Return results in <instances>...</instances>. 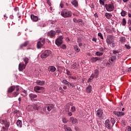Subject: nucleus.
<instances>
[{
  "mask_svg": "<svg viewBox=\"0 0 131 131\" xmlns=\"http://www.w3.org/2000/svg\"><path fill=\"white\" fill-rule=\"evenodd\" d=\"M63 129H65L66 131H72L71 128L68 127L67 125H65L63 126Z\"/></svg>",
  "mask_w": 131,
  "mask_h": 131,
  "instance_id": "nucleus-29",
  "label": "nucleus"
},
{
  "mask_svg": "<svg viewBox=\"0 0 131 131\" xmlns=\"http://www.w3.org/2000/svg\"><path fill=\"white\" fill-rule=\"evenodd\" d=\"M27 110H28V111H33V107L32 106V105H28L27 107Z\"/></svg>",
  "mask_w": 131,
  "mask_h": 131,
  "instance_id": "nucleus-34",
  "label": "nucleus"
},
{
  "mask_svg": "<svg viewBox=\"0 0 131 131\" xmlns=\"http://www.w3.org/2000/svg\"><path fill=\"white\" fill-rule=\"evenodd\" d=\"M71 69L74 70H77L79 69V65L77 64L76 62H75L71 66Z\"/></svg>",
  "mask_w": 131,
  "mask_h": 131,
  "instance_id": "nucleus-14",
  "label": "nucleus"
},
{
  "mask_svg": "<svg viewBox=\"0 0 131 131\" xmlns=\"http://www.w3.org/2000/svg\"><path fill=\"white\" fill-rule=\"evenodd\" d=\"M121 123L122 126H125V125H126V122H125V120H122Z\"/></svg>",
  "mask_w": 131,
  "mask_h": 131,
  "instance_id": "nucleus-38",
  "label": "nucleus"
},
{
  "mask_svg": "<svg viewBox=\"0 0 131 131\" xmlns=\"http://www.w3.org/2000/svg\"><path fill=\"white\" fill-rule=\"evenodd\" d=\"M71 4L75 7V8H77V7H78V2L76 0H72Z\"/></svg>",
  "mask_w": 131,
  "mask_h": 131,
  "instance_id": "nucleus-23",
  "label": "nucleus"
},
{
  "mask_svg": "<svg viewBox=\"0 0 131 131\" xmlns=\"http://www.w3.org/2000/svg\"><path fill=\"white\" fill-rule=\"evenodd\" d=\"M27 65L25 64L24 62H21L18 65V70L19 71H23L25 68H26Z\"/></svg>",
  "mask_w": 131,
  "mask_h": 131,
  "instance_id": "nucleus-11",
  "label": "nucleus"
},
{
  "mask_svg": "<svg viewBox=\"0 0 131 131\" xmlns=\"http://www.w3.org/2000/svg\"><path fill=\"white\" fill-rule=\"evenodd\" d=\"M28 45H29V41H26L24 43H23L20 45L19 49L20 50H23V49H24V48H25V47H27V46H28Z\"/></svg>",
  "mask_w": 131,
  "mask_h": 131,
  "instance_id": "nucleus-17",
  "label": "nucleus"
},
{
  "mask_svg": "<svg viewBox=\"0 0 131 131\" xmlns=\"http://www.w3.org/2000/svg\"><path fill=\"white\" fill-rule=\"evenodd\" d=\"M104 7L107 12H113V11H114V3L112 2L108 4H105Z\"/></svg>",
  "mask_w": 131,
  "mask_h": 131,
  "instance_id": "nucleus-2",
  "label": "nucleus"
},
{
  "mask_svg": "<svg viewBox=\"0 0 131 131\" xmlns=\"http://www.w3.org/2000/svg\"><path fill=\"white\" fill-rule=\"evenodd\" d=\"M15 12H17V11H19V8L18 7H15L14 8Z\"/></svg>",
  "mask_w": 131,
  "mask_h": 131,
  "instance_id": "nucleus-61",
  "label": "nucleus"
},
{
  "mask_svg": "<svg viewBox=\"0 0 131 131\" xmlns=\"http://www.w3.org/2000/svg\"><path fill=\"white\" fill-rule=\"evenodd\" d=\"M120 41H121V42H125V37H121L120 38Z\"/></svg>",
  "mask_w": 131,
  "mask_h": 131,
  "instance_id": "nucleus-40",
  "label": "nucleus"
},
{
  "mask_svg": "<svg viewBox=\"0 0 131 131\" xmlns=\"http://www.w3.org/2000/svg\"><path fill=\"white\" fill-rule=\"evenodd\" d=\"M77 20L78 19L76 18H74L73 21H74L75 23H77Z\"/></svg>",
  "mask_w": 131,
  "mask_h": 131,
  "instance_id": "nucleus-57",
  "label": "nucleus"
},
{
  "mask_svg": "<svg viewBox=\"0 0 131 131\" xmlns=\"http://www.w3.org/2000/svg\"><path fill=\"white\" fill-rule=\"evenodd\" d=\"M51 54H52V51L50 50H45L43 53L41 54L40 57L42 59H45L47 57H49Z\"/></svg>",
  "mask_w": 131,
  "mask_h": 131,
  "instance_id": "nucleus-5",
  "label": "nucleus"
},
{
  "mask_svg": "<svg viewBox=\"0 0 131 131\" xmlns=\"http://www.w3.org/2000/svg\"><path fill=\"white\" fill-rule=\"evenodd\" d=\"M114 41V38L112 35H108L106 39V42L107 45H111L112 43L113 46L115 45V43H113Z\"/></svg>",
  "mask_w": 131,
  "mask_h": 131,
  "instance_id": "nucleus-4",
  "label": "nucleus"
},
{
  "mask_svg": "<svg viewBox=\"0 0 131 131\" xmlns=\"http://www.w3.org/2000/svg\"><path fill=\"white\" fill-rule=\"evenodd\" d=\"M74 49L75 51L77 52V53H79V52H80V49H79V47H78L77 45L74 46Z\"/></svg>",
  "mask_w": 131,
  "mask_h": 131,
  "instance_id": "nucleus-31",
  "label": "nucleus"
},
{
  "mask_svg": "<svg viewBox=\"0 0 131 131\" xmlns=\"http://www.w3.org/2000/svg\"><path fill=\"white\" fill-rule=\"evenodd\" d=\"M115 56H116V57H117L118 59H120V58H121V54H116Z\"/></svg>",
  "mask_w": 131,
  "mask_h": 131,
  "instance_id": "nucleus-53",
  "label": "nucleus"
},
{
  "mask_svg": "<svg viewBox=\"0 0 131 131\" xmlns=\"http://www.w3.org/2000/svg\"><path fill=\"white\" fill-rule=\"evenodd\" d=\"M46 43V39L43 38H40L37 43V49H41L43 45Z\"/></svg>",
  "mask_w": 131,
  "mask_h": 131,
  "instance_id": "nucleus-3",
  "label": "nucleus"
},
{
  "mask_svg": "<svg viewBox=\"0 0 131 131\" xmlns=\"http://www.w3.org/2000/svg\"><path fill=\"white\" fill-rule=\"evenodd\" d=\"M113 114H115L116 116L118 117H121L123 116H124V112H117V111H114Z\"/></svg>",
  "mask_w": 131,
  "mask_h": 131,
  "instance_id": "nucleus-12",
  "label": "nucleus"
},
{
  "mask_svg": "<svg viewBox=\"0 0 131 131\" xmlns=\"http://www.w3.org/2000/svg\"><path fill=\"white\" fill-rule=\"evenodd\" d=\"M59 90L60 91V93H61V94H63L64 93V90H63V88H62V87L60 86L59 88Z\"/></svg>",
  "mask_w": 131,
  "mask_h": 131,
  "instance_id": "nucleus-48",
  "label": "nucleus"
},
{
  "mask_svg": "<svg viewBox=\"0 0 131 131\" xmlns=\"http://www.w3.org/2000/svg\"><path fill=\"white\" fill-rule=\"evenodd\" d=\"M92 41H94V42H97V38L94 37V38L92 39Z\"/></svg>",
  "mask_w": 131,
  "mask_h": 131,
  "instance_id": "nucleus-60",
  "label": "nucleus"
},
{
  "mask_svg": "<svg viewBox=\"0 0 131 131\" xmlns=\"http://www.w3.org/2000/svg\"><path fill=\"white\" fill-rule=\"evenodd\" d=\"M116 60V56H112L109 58L108 62L107 63V65H110V64H112L113 62H114Z\"/></svg>",
  "mask_w": 131,
  "mask_h": 131,
  "instance_id": "nucleus-13",
  "label": "nucleus"
},
{
  "mask_svg": "<svg viewBox=\"0 0 131 131\" xmlns=\"http://www.w3.org/2000/svg\"><path fill=\"white\" fill-rule=\"evenodd\" d=\"M120 51L119 50H113V54H114V55H116V54H119Z\"/></svg>",
  "mask_w": 131,
  "mask_h": 131,
  "instance_id": "nucleus-44",
  "label": "nucleus"
},
{
  "mask_svg": "<svg viewBox=\"0 0 131 131\" xmlns=\"http://www.w3.org/2000/svg\"><path fill=\"white\" fill-rule=\"evenodd\" d=\"M77 23H82V19H77Z\"/></svg>",
  "mask_w": 131,
  "mask_h": 131,
  "instance_id": "nucleus-56",
  "label": "nucleus"
},
{
  "mask_svg": "<svg viewBox=\"0 0 131 131\" xmlns=\"http://www.w3.org/2000/svg\"><path fill=\"white\" fill-rule=\"evenodd\" d=\"M24 62H25V64L27 65L28 63H29V58L27 57H25L23 58Z\"/></svg>",
  "mask_w": 131,
  "mask_h": 131,
  "instance_id": "nucleus-25",
  "label": "nucleus"
},
{
  "mask_svg": "<svg viewBox=\"0 0 131 131\" xmlns=\"http://www.w3.org/2000/svg\"><path fill=\"white\" fill-rule=\"evenodd\" d=\"M71 112H75L76 111V108L75 106H72L71 108Z\"/></svg>",
  "mask_w": 131,
  "mask_h": 131,
  "instance_id": "nucleus-43",
  "label": "nucleus"
},
{
  "mask_svg": "<svg viewBox=\"0 0 131 131\" xmlns=\"http://www.w3.org/2000/svg\"><path fill=\"white\" fill-rule=\"evenodd\" d=\"M95 55L96 56H103V52L98 51L95 53Z\"/></svg>",
  "mask_w": 131,
  "mask_h": 131,
  "instance_id": "nucleus-39",
  "label": "nucleus"
},
{
  "mask_svg": "<svg viewBox=\"0 0 131 131\" xmlns=\"http://www.w3.org/2000/svg\"><path fill=\"white\" fill-rule=\"evenodd\" d=\"M99 3L101 6H105V3L103 0H99Z\"/></svg>",
  "mask_w": 131,
  "mask_h": 131,
  "instance_id": "nucleus-47",
  "label": "nucleus"
},
{
  "mask_svg": "<svg viewBox=\"0 0 131 131\" xmlns=\"http://www.w3.org/2000/svg\"><path fill=\"white\" fill-rule=\"evenodd\" d=\"M18 95H19V93L18 92V91H16V92H14L12 94V97L16 98V97H17V96H18Z\"/></svg>",
  "mask_w": 131,
  "mask_h": 131,
  "instance_id": "nucleus-37",
  "label": "nucleus"
},
{
  "mask_svg": "<svg viewBox=\"0 0 131 131\" xmlns=\"http://www.w3.org/2000/svg\"><path fill=\"white\" fill-rule=\"evenodd\" d=\"M56 33H57V34H59V33H61V30H57L56 32H55V34Z\"/></svg>",
  "mask_w": 131,
  "mask_h": 131,
  "instance_id": "nucleus-62",
  "label": "nucleus"
},
{
  "mask_svg": "<svg viewBox=\"0 0 131 131\" xmlns=\"http://www.w3.org/2000/svg\"><path fill=\"white\" fill-rule=\"evenodd\" d=\"M66 73L68 75H71V72H70V71H68V70H66Z\"/></svg>",
  "mask_w": 131,
  "mask_h": 131,
  "instance_id": "nucleus-50",
  "label": "nucleus"
},
{
  "mask_svg": "<svg viewBox=\"0 0 131 131\" xmlns=\"http://www.w3.org/2000/svg\"><path fill=\"white\" fill-rule=\"evenodd\" d=\"M70 122H71L72 124H75L77 123V119H74V117H71L70 118Z\"/></svg>",
  "mask_w": 131,
  "mask_h": 131,
  "instance_id": "nucleus-19",
  "label": "nucleus"
},
{
  "mask_svg": "<svg viewBox=\"0 0 131 131\" xmlns=\"http://www.w3.org/2000/svg\"><path fill=\"white\" fill-rule=\"evenodd\" d=\"M126 24V20H125V18H123L122 21V25H123V26H125Z\"/></svg>",
  "mask_w": 131,
  "mask_h": 131,
  "instance_id": "nucleus-41",
  "label": "nucleus"
},
{
  "mask_svg": "<svg viewBox=\"0 0 131 131\" xmlns=\"http://www.w3.org/2000/svg\"><path fill=\"white\" fill-rule=\"evenodd\" d=\"M69 84L71 86H72V88H75V85H74V84H73L72 83H70Z\"/></svg>",
  "mask_w": 131,
  "mask_h": 131,
  "instance_id": "nucleus-59",
  "label": "nucleus"
},
{
  "mask_svg": "<svg viewBox=\"0 0 131 131\" xmlns=\"http://www.w3.org/2000/svg\"><path fill=\"white\" fill-rule=\"evenodd\" d=\"M125 47L126 49H127V50H130V46H129V45H125Z\"/></svg>",
  "mask_w": 131,
  "mask_h": 131,
  "instance_id": "nucleus-51",
  "label": "nucleus"
},
{
  "mask_svg": "<svg viewBox=\"0 0 131 131\" xmlns=\"http://www.w3.org/2000/svg\"><path fill=\"white\" fill-rule=\"evenodd\" d=\"M104 124L106 128H108V129H111V125L110 124V121L109 120L107 119L106 120H105Z\"/></svg>",
  "mask_w": 131,
  "mask_h": 131,
  "instance_id": "nucleus-16",
  "label": "nucleus"
},
{
  "mask_svg": "<svg viewBox=\"0 0 131 131\" xmlns=\"http://www.w3.org/2000/svg\"><path fill=\"white\" fill-rule=\"evenodd\" d=\"M92 74H94L95 78H97L99 76V71L97 69L95 70L94 73H93Z\"/></svg>",
  "mask_w": 131,
  "mask_h": 131,
  "instance_id": "nucleus-28",
  "label": "nucleus"
},
{
  "mask_svg": "<svg viewBox=\"0 0 131 131\" xmlns=\"http://www.w3.org/2000/svg\"><path fill=\"white\" fill-rule=\"evenodd\" d=\"M36 83L37 85H45V81H40L39 80H37L36 81Z\"/></svg>",
  "mask_w": 131,
  "mask_h": 131,
  "instance_id": "nucleus-24",
  "label": "nucleus"
},
{
  "mask_svg": "<svg viewBox=\"0 0 131 131\" xmlns=\"http://www.w3.org/2000/svg\"><path fill=\"white\" fill-rule=\"evenodd\" d=\"M16 124L18 127H22V121L20 120H18Z\"/></svg>",
  "mask_w": 131,
  "mask_h": 131,
  "instance_id": "nucleus-30",
  "label": "nucleus"
},
{
  "mask_svg": "<svg viewBox=\"0 0 131 131\" xmlns=\"http://www.w3.org/2000/svg\"><path fill=\"white\" fill-rule=\"evenodd\" d=\"M92 85H88L86 88V93H87V94H91V92H92Z\"/></svg>",
  "mask_w": 131,
  "mask_h": 131,
  "instance_id": "nucleus-21",
  "label": "nucleus"
},
{
  "mask_svg": "<svg viewBox=\"0 0 131 131\" xmlns=\"http://www.w3.org/2000/svg\"><path fill=\"white\" fill-rule=\"evenodd\" d=\"M92 80H93L92 79L90 78L88 79V82H92Z\"/></svg>",
  "mask_w": 131,
  "mask_h": 131,
  "instance_id": "nucleus-63",
  "label": "nucleus"
},
{
  "mask_svg": "<svg viewBox=\"0 0 131 131\" xmlns=\"http://www.w3.org/2000/svg\"><path fill=\"white\" fill-rule=\"evenodd\" d=\"M60 48L61 49H63V50H65V49H66V45H61L60 46Z\"/></svg>",
  "mask_w": 131,
  "mask_h": 131,
  "instance_id": "nucleus-52",
  "label": "nucleus"
},
{
  "mask_svg": "<svg viewBox=\"0 0 131 131\" xmlns=\"http://www.w3.org/2000/svg\"><path fill=\"white\" fill-rule=\"evenodd\" d=\"M43 90L44 88L43 87L38 86H36L34 88V92L38 93H42V92H43Z\"/></svg>",
  "mask_w": 131,
  "mask_h": 131,
  "instance_id": "nucleus-10",
  "label": "nucleus"
},
{
  "mask_svg": "<svg viewBox=\"0 0 131 131\" xmlns=\"http://www.w3.org/2000/svg\"><path fill=\"white\" fill-rule=\"evenodd\" d=\"M73 14L72 12L67 9H64L61 12V15L63 18H70V17H72Z\"/></svg>",
  "mask_w": 131,
  "mask_h": 131,
  "instance_id": "nucleus-1",
  "label": "nucleus"
},
{
  "mask_svg": "<svg viewBox=\"0 0 131 131\" xmlns=\"http://www.w3.org/2000/svg\"><path fill=\"white\" fill-rule=\"evenodd\" d=\"M105 17H106V19H111L112 17V14L111 13H105L104 14Z\"/></svg>",
  "mask_w": 131,
  "mask_h": 131,
  "instance_id": "nucleus-26",
  "label": "nucleus"
},
{
  "mask_svg": "<svg viewBox=\"0 0 131 131\" xmlns=\"http://www.w3.org/2000/svg\"><path fill=\"white\" fill-rule=\"evenodd\" d=\"M121 15L122 17H125L127 15V12L124 10H122L121 12Z\"/></svg>",
  "mask_w": 131,
  "mask_h": 131,
  "instance_id": "nucleus-32",
  "label": "nucleus"
},
{
  "mask_svg": "<svg viewBox=\"0 0 131 131\" xmlns=\"http://www.w3.org/2000/svg\"><path fill=\"white\" fill-rule=\"evenodd\" d=\"M62 122L63 123H67V122H68V120H67V119L66 118H62Z\"/></svg>",
  "mask_w": 131,
  "mask_h": 131,
  "instance_id": "nucleus-46",
  "label": "nucleus"
},
{
  "mask_svg": "<svg viewBox=\"0 0 131 131\" xmlns=\"http://www.w3.org/2000/svg\"><path fill=\"white\" fill-rule=\"evenodd\" d=\"M95 77V74H92V75L90 76V78L91 79H94V78Z\"/></svg>",
  "mask_w": 131,
  "mask_h": 131,
  "instance_id": "nucleus-54",
  "label": "nucleus"
},
{
  "mask_svg": "<svg viewBox=\"0 0 131 131\" xmlns=\"http://www.w3.org/2000/svg\"><path fill=\"white\" fill-rule=\"evenodd\" d=\"M64 37L63 36H60L56 40L55 43L58 47H60L62 43H63V39Z\"/></svg>",
  "mask_w": 131,
  "mask_h": 131,
  "instance_id": "nucleus-6",
  "label": "nucleus"
},
{
  "mask_svg": "<svg viewBox=\"0 0 131 131\" xmlns=\"http://www.w3.org/2000/svg\"><path fill=\"white\" fill-rule=\"evenodd\" d=\"M48 36H50L51 38L54 37L56 35V31L51 30L48 33Z\"/></svg>",
  "mask_w": 131,
  "mask_h": 131,
  "instance_id": "nucleus-18",
  "label": "nucleus"
},
{
  "mask_svg": "<svg viewBox=\"0 0 131 131\" xmlns=\"http://www.w3.org/2000/svg\"><path fill=\"white\" fill-rule=\"evenodd\" d=\"M100 60V58L98 57H92L91 58V62L92 63H95V62H97V61Z\"/></svg>",
  "mask_w": 131,
  "mask_h": 131,
  "instance_id": "nucleus-27",
  "label": "nucleus"
},
{
  "mask_svg": "<svg viewBox=\"0 0 131 131\" xmlns=\"http://www.w3.org/2000/svg\"><path fill=\"white\" fill-rule=\"evenodd\" d=\"M62 82V83H63V84H65L66 85H69V84L70 83V82H69L67 80H63Z\"/></svg>",
  "mask_w": 131,
  "mask_h": 131,
  "instance_id": "nucleus-36",
  "label": "nucleus"
},
{
  "mask_svg": "<svg viewBox=\"0 0 131 131\" xmlns=\"http://www.w3.org/2000/svg\"><path fill=\"white\" fill-rule=\"evenodd\" d=\"M98 36H99V37H100V38L101 39H104V37H103V35L102 34V33H99L98 34Z\"/></svg>",
  "mask_w": 131,
  "mask_h": 131,
  "instance_id": "nucleus-45",
  "label": "nucleus"
},
{
  "mask_svg": "<svg viewBox=\"0 0 131 131\" xmlns=\"http://www.w3.org/2000/svg\"><path fill=\"white\" fill-rule=\"evenodd\" d=\"M102 115H103V111L102 109H99L97 110L96 113V116L99 118H101L102 117Z\"/></svg>",
  "mask_w": 131,
  "mask_h": 131,
  "instance_id": "nucleus-15",
  "label": "nucleus"
},
{
  "mask_svg": "<svg viewBox=\"0 0 131 131\" xmlns=\"http://www.w3.org/2000/svg\"><path fill=\"white\" fill-rule=\"evenodd\" d=\"M53 108H54V105H53L52 104H45V105L44 106V108H43V111L44 112H46L47 108L48 111H51V110H52V109H53Z\"/></svg>",
  "mask_w": 131,
  "mask_h": 131,
  "instance_id": "nucleus-7",
  "label": "nucleus"
},
{
  "mask_svg": "<svg viewBox=\"0 0 131 131\" xmlns=\"http://www.w3.org/2000/svg\"><path fill=\"white\" fill-rule=\"evenodd\" d=\"M126 130L127 131H131V127L129 126H128L126 128Z\"/></svg>",
  "mask_w": 131,
  "mask_h": 131,
  "instance_id": "nucleus-55",
  "label": "nucleus"
},
{
  "mask_svg": "<svg viewBox=\"0 0 131 131\" xmlns=\"http://www.w3.org/2000/svg\"><path fill=\"white\" fill-rule=\"evenodd\" d=\"M29 97L32 100V99H35V98H37V95L31 93V94H29Z\"/></svg>",
  "mask_w": 131,
  "mask_h": 131,
  "instance_id": "nucleus-33",
  "label": "nucleus"
},
{
  "mask_svg": "<svg viewBox=\"0 0 131 131\" xmlns=\"http://www.w3.org/2000/svg\"><path fill=\"white\" fill-rule=\"evenodd\" d=\"M100 52H104V48L103 47H101L99 49Z\"/></svg>",
  "mask_w": 131,
  "mask_h": 131,
  "instance_id": "nucleus-58",
  "label": "nucleus"
},
{
  "mask_svg": "<svg viewBox=\"0 0 131 131\" xmlns=\"http://www.w3.org/2000/svg\"><path fill=\"white\" fill-rule=\"evenodd\" d=\"M128 16L129 18H131V13H128Z\"/></svg>",
  "mask_w": 131,
  "mask_h": 131,
  "instance_id": "nucleus-64",
  "label": "nucleus"
},
{
  "mask_svg": "<svg viewBox=\"0 0 131 131\" xmlns=\"http://www.w3.org/2000/svg\"><path fill=\"white\" fill-rule=\"evenodd\" d=\"M0 123H1V124H4L5 127H6L7 129L10 127V122L7 121V120H0Z\"/></svg>",
  "mask_w": 131,
  "mask_h": 131,
  "instance_id": "nucleus-9",
  "label": "nucleus"
},
{
  "mask_svg": "<svg viewBox=\"0 0 131 131\" xmlns=\"http://www.w3.org/2000/svg\"><path fill=\"white\" fill-rule=\"evenodd\" d=\"M111 123H112V125L113 126L114 125V124H115V120H114V118H111Z\"/></svg>",
  "mask_w": 131,
  "mask_h": 131,
  "instance_id": "nucleus-42",
  "label": "nucleus"
},
{
  "mask_svg": "<svg viewBox=\"0 0 131 131\" xmlns=\"http://www.w3.org/2000/svg\"><path fill=\"white\" fill-rule=\"evenodd\" d=\"M68 78L69 79H76V77H73L72 76H69Z\"/></svg>",
  "mask_w": 131,
  "mask_h": 131,
  "instance_id": "nucleus-49",
  "label": "nucleus"
},
{
  "mask_svg": "<svg viewBox=\"0 0 131 131\" xmlns=\"http://www.w3.org/2000/svg\"><path fill=\"white\" fill-rule=\"evenodd\" d=\"M15 90L16 92H19V86H11L10 88H8V93H13Z\"/></svg>",
  "mask_w": 131,
  "mask_h": 131,
  "instance_id": "nucleus-8",
  "label": "nucleus"
},
{
  "mask_svg": "<svg viewBox=\"0 0 131 131\" xmlns=\"http://www.w3.org/2000/svg\"><path fill=\"white\" fill-rule=\"evenodd\" d=\"M33 110H38V105L36 104H34L32 105Z\"/></svg>",
  "mask_w": 131,
  "mask_h": 131,
  "instance_id": "nucleus-35",
  "label": "nucleus"
},
{
  "mask_svg": "<svg viewBox=\"0 0 131 131\" xmlns=\"http://www.w3.org/2000/svg\"><path fill=\"white\" fill-rule=\"evenodd\" d=\"M56 68L53 66H49L48 68L49 71L51 72H55V71H56Z\"/></svg>",
  "mask_w": 131,
  "mask_h": 131,
  "instance_id": "nucleus-22",
  "label": "nucleus"
},
{
  "mask_svg": "<svg viewBox=\"0 0 131 131\" xmlns=\"http://www.w3.org/2000/svg\"><path fill=\"white\" fill-rule=\"evenodd\" d=\"M31 18L32 21H34V22H36L38 21V17L33 14L31 15Z\"/></svg>",
  "mask_w": 131,
  "mask_h": 131,
  "instance_id": "nucleus-20",
  "label": "nucleus"
}]
</instances>
